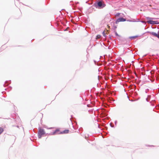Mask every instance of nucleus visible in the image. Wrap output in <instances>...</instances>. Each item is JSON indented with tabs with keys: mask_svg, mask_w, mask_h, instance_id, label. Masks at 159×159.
<instances>
[{
	"mask_svg": "<svg viewBox=\"0 0 159 159\" xmlns=\"http://www.w3.org/2000/svg\"><path fill=\"white\" fill-rule=\"evenodd\" d=\"M98 7H105V5L101 1L99 2L98 3Z\"/></svg>",
	"mask_w": 159,
	"mask_h": 159,
	"instance_id": "4",
	"label": "nucleus"
},
{
	"mask_svg": "<svg viewBox=\"0 0 159 159\" xmlns=\"http://www.w3.org/2000/svg\"><path fill=\"white\" fill-rule=\"evenodd\" d=\"M51 128H48V129H51Z\"/></svg>",
	"mask_w": 159,
	"mask_h": 159,
	"instance_id": "15",
	"label": "nucleus"
},
{
	"mask_svg": "<svg viewBox=\"0 0 159 159\" xmlns=\"http://www.w3.org/2000/svg\"><path fill=\"white\" fill-rule=\"evenodd\" d=\"M126 20V19L123 18H120L118 19L116 21V23H117L120 22H123Z\"/></svg>",
	"mask_w": 159,
	"mask_h": 159,
	"instance_id": "3",
	"label": "nucleus"
},
{
	"mask_svg": "<svg viewBox=\"0 0 159 159\" xmlns=\"http://www.w3.org/2000/svg\"><path fill=\"white\" fill-rule=\"evenodd\" d=\"M45 134V132L44 130L43 129H40L39 132L38 136L39 139H40L42 136Z\"/></svg>",
	"mask_w": 159,
	"mask_h": 159,
	"instance_id": "1",
	"label": "nucleus"
},
{
	"mask_svg": "<svg viewBox=\"0 0 159 159\" xmlns=\"http://www.w3.org/2000/svg\"><path fill=\"white\" fill-rule=\"evenodd\" d=\"M100 37H101L100 35H98L96 36L97 39H99L100 38Z\"/></svg>",
	"mask_w": 159,
	"mask_h": 159,
	"instance_id": "10",
	"label": "nucleus"
},
{
	"mask_svg": "<svg viewBox=\"0 0 159 159\" xmlns=\"http://www.w3.org/2000/svg\"><path fill=\"white\" fill-rule=\"evenodd\" d=\"M157 37L159 39V35H158V36H157Z\"/></svg>",
	"mask_w": 159,
	"mask_h": 159,
	"instance_id": "14",
	"label": "nucleus"
},
{
	"mask_svg": "<svg viewBox=\"0 0 159 159\" xmlns=\"http://www.w3.org/2000/svg\"><path fill=\"white\" fill-rule=\"evenodd\" d=\"M103 35H104V36H106V35H105V33H104V32H103Z\"/></svg>",
	"mask_w": 159,
	"mask_h": 159,
	"instance_id": "13",
	"label": "nucleus"
},
{
	"mask_svg": "<svg viewBox=\"0 0 159 159\" xmlns=\"http://www.w3.org/2000/svg\"><path fill=\"white\" fill-rule=\"evenodd\" d=\"M116 27H115V29H116Z\"/></svg>",
	"mask_w": 159,
	"mask_h": 159,
	"instance_id": "16",
	"label": "nucleus"
},
{
	"mask_svg": "<svg viewBox=\"0 0 159 159\" xmlns=\"http://www.w3.org/2000/svg\"><path fill=\"white\" fill-rule=\"evenodd\" d=\"M115 33L116 35V36H119L118 34L115 31Z\"/></svg>",
	"mask_w": 159,
	"mask_h": 159,
	"instance_id": "12",
	"label": "nucleus"
},
{
	"mask_svg": "<svg viewBox=\"0 0 159 159\" xmlns=\"http://www.w3.org/2000/svg\"><path fill=\"white\" fill-rule=\"evenodd\" d=\"M147 18L148 19H150V20H153V19H155V18H150V17H148Z\"/></svg>",
	"mask_w": 159,
	"mask_h": 159,
	"instance_id": "11",
	"label": "nucleus"
},
{
	"mask_svg": "<svg viewBox=\"0 0 159 159\" xmlns=\"http://www.w3.org/2000/svg\"><path fill=\"white\" fill-rule=\"evenodd\" d=\"M60 131V130L59 129H57L54 132H53V133H52V134H52V135H55V134H57L58 132H59Z\"/></svg>",
	"mask_w": 159,
	"mask_h": 159,
	"instance_id": "6",
	"label": "nucleus"
},
{
	"mask_svg": "<svg viewBox=\"0 0 159 159\" xmlns=\"http://www.w3.org/2000/svg\"><path fill=\"white\" fill-rule=\"evenodd\" d=\"M151 34L156 37H157V36H158V33H156L154 32H152V33H151Z\"/></svg>",
	"mask_w": 159,
	"mask_h": 159,
	"instance_id": "7",
	"label": "nucleus"
},
{
	"mask_svg": "<svg viewBox=\"0 0 159 159\" xmlns=\"http://www.w3.org/2000/svg\"><path fill=\"white\" fill-rule=\"evenodd\" d=\"M110 28V27H109V26H108V28Z\"/></svg>",
	"mask_w": 159,
	"mask_h": 159,
	"instance_id": "17",
	"label": "nucleus"
},
{
	"mask_svg": "<svg viewBox=\"0 0 159 159\" xmlns=\"http://www.w3.org/2000/svg\"><path fill=\"white\" fill-rule=\"evenodd\" d=\"M147 22L150 24H157L159 23L157 21H152L151 20L148 21Z\"/></svg>",
	"mask_w": 159,
	"mask_h": 159,
	"instance_id": "2",
	"label": "nucleus"
},
{
	"mask_svg": "<svg viewBox=\"0 0 159 159\" xmlns=\"http://www.w3.org/2000/svg\"><path fill=\"white\" fill-rule=\"evenodd\" d=\"M3 128L2 127H0V135L3 132Z\"/></svg>",
	"mask_w": 159,
	"mask_h": 159,
	"instance_id": "9",
	"label": "nucleus"
},
{
	"mask_svg": "<svg viewBox=\"0 0 159 159\" xmlns=\"http://www.w3.org/2000/svg\"><path fill=\"white\" fill-rule=\"evenodd\" d=\"M69 132V130L68 129H66L64 130L63 131L61 132L59 134H67Z\"/></svg>",
	"mask_w": 159,
	"mask_h": 159,
	"instance_id": "5",
	"label": "nucleus"
},
{
	"mask_svg": "<svg viewBox=\"0 0 159 159\" xmlns=\"http://www.w3.org/2000/svg\"><path fill=\"white\" fill-rule=\"evenodd\" d=\"M139 36L138 35H136L133 36H130L129 37V38L131 39V40H132L133 39H135L136 38L139 37Z\"/></svg>",
	"mask_w": 159,
	"mask_h": 159,
	"instance_id": "8",
	"label": "nucleus"
}]
</instances>
